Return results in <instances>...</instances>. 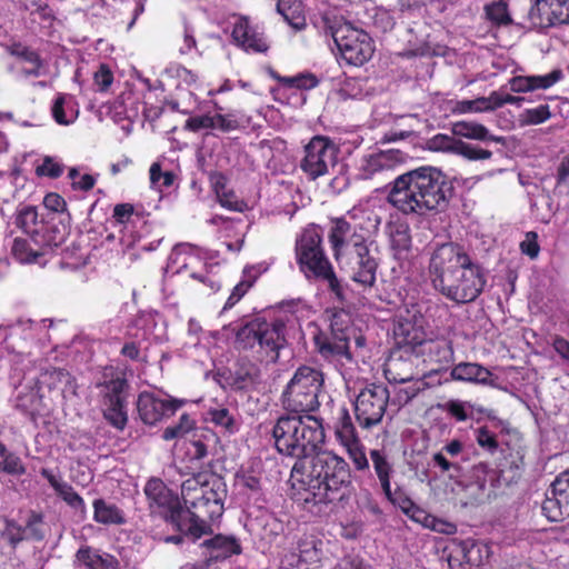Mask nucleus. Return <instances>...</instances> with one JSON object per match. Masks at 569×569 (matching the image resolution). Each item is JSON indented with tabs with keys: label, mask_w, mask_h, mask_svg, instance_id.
<instances>
[{
	"label": "nucleus",
	"mask_w": 569,
	"mask_h": 569,
	"mask_svg": "<svg viewBox=\"0 0 569 569\" xmlns=\"http://www.w3.org/2000/svg\"><path fill=\"white\" fill-rule=\"evenodd\" d=\"M428 270L433 288L456 303L475 301L486 284L482 268L455 243L437 247Z\"/></svg>",
	"instance_id": "f257e3e1"
},
{
	"label": "nucleus",
	"mask_w": 569,
	"mask_h": 569,
	"mask_svg": "<svg viewBox=\"0 0 569 569\" xmlns=\"http://www.w3.org/2000/svg\"><path fill=\"white\" fill-rule=\"evenodd\" d=\"M450 194L451 187L442 171L423 166L398 176L388 201L405 214L426 216L443 211Z\"/></svg>",
	"instance_id": "f03ea898"
},
{
	"label": "nucleus",
	"mask_w": 569,
	"mask_h": 569,
	"mask_svg": "<svg viewBox=\"0 0 569 569\" xmlns=\"http://www.w3.org/2000/svg\"><path fill=\"white\" fill-rule=\"evenodd\" d=\"M335 259L350 278L365 287L376 281L378 261L369 229L365 230L345 219H336L329 233Z\"/></svg>",
	"instance_id": "7ed1b4c3"
},
{
	"label": "nucleus",
	"mask_w": 569,
	"mask_h": 569,
	"mask_svg": "<svg viewBox=\"0 0 569 569\" xmlns=\"http://www.w3.org/2000/svg\"><path fill=\"white\" fill-rule=\"evenodd\" d=\"M292 487L303 490L306 502L331 503L341 500L351 485L348 462L331 450L315 453L307 473L295 465L291 473Z\"/></svg>",
	"instance_id": "20e7f679"
},
{
	"label": "nucleus",
	"mask_w": 569,
	"mask_h": 569,
	"mask_svg": "<svg viewBox=\"0 0 569 569\" xmlns=\"http://www.w3.org/2000/svg\"><path fill=\"white\" fill-rule=\"evenodd\" d=\"M423 302L415 296H407L398 310V322L395 326V337L399 345L409 346L412 349L420 348V352L427 353L431 362L448 363L452 359L453 350L446 339H426L423 331Z\"/></svg>",
	"instance_id": "39448f33"
},
{
	"label": "nucleus",
	"mask_w": 569,
	"mask_h": 569,
	"mask_svg": "<svg viewBox=\"0 0 569 569\" xmlns=\"http://www.w3.org/2000/svg\"><path fill=\"white\" fill-rule=\"evenodd\" d=\"M272 437L281 455L300 459L316 452L325 431L313 416H282L272 428Z\"/></svg>",
	"instance_id": "423d86ee"
},
{
	"label": "nucleus",
	"mask_w": 569,
	"mask_h": 569,
	"mask_svg": "<svg viewBox=\"0 0 569 569\" xmlns=\"http://www.w3.org/2000/svg\"><path fill=\"white\" fill-rule=\"evenodd\" d=\"M315 345L319 353L333 363L346 381L352 378L349 370L356 363L355 358L367 357L366 338L352 328L338 327V317L331 322V336H315Z\"/></svg>",
	"instance_id": "0eeeda50"
},
{
	"label": "nucleus",
	"mask_w": 569,
	"mask_h": 569,
	"mask_svg": "<svg viewBox=\"0 0 569 569\" xmlns=\"http://www.w3.org/2000/svg\"><path fill=\"white\" fill-rule=\"evenodd\" d=\"M322 232L318 226L310 224L297 239L296 253L301 271L308 279L326 281L331 291L341 296V287L332 266L322 249Z\"/></svg>",
	"instance_id": "6e6552de"
},
{
	"label": "nucleus",
	"mask_w": 569,
	"mask_h": 569,
	"mask_svg": "<svg viewBox=\"0 0 569 569\" xmlns=\"http://www.w3.org/2000/svg\"><path fill=\"white\" fill-rule=\"evenodd\" d=\"M57 391L63 399L71 400L77 396V383L72 376L63 369L46 370L38 378L29 373L24 381L17 387V406L26 411L38 410L43 389Z\"/></svg>",
	"instance_id": "1a4fd4ad"
},
{
	"label": "nucleus",
	"mask_w": 569,
	"mask_h": 569,
	"mask_svg": "<svg viewBox=\"0 0 569 569\" xmlns=\"http://www.w3.org/2000/svg\"><path fill=\"white\" fill-rule=\"evenodd\" d=\"M323 382V373L320 370L308 366L299 367L282 392L283 408L297 413L317 410Z\"/></svg>",
	"instance_id": "9d476101"
},
{
	"label": "nucleus",
	"mask_w": 569,
	"mask_h": 569,
	"mask_svg": "<svg viewBox=\"0 0 569 569\" xmlns=\"http://www.w3.org/2000/svg\"><path fill=\"white\" fill-rule=\"evenodd\" d=\"M144 492L151 505L170 511L171 521L180 532L190 536L193 540L212 532L211 526L200 515L184 511L179 506L178 499L171 495L170 490L160 479H150L144 487Z\"/></svg>",
	"instance_id": "9b49d317"
},
{
	"label": "nucleus",
	"mask_w": 569,
	"mask_h": 569,
	"mask_svg": "<svg viewBox=\"0 0 569 569\" xmlns=\"http://www.w3.org/2000/svg\"><path fill=\"white\" fill-rule=\"evenodd\" d=\"M239 348L253 350L262 361L276 362L284 343V325L281 321H254L237 333Z\"/></svg>",
	"instance_id": "f8f14e48"
},
{
	"label": "nucleus",
	"mask_w": 569,
	"mask_h": 569,
	"mask_svg": "<svg viewBox=\"0 0 569 569\" xmlns=\"http://www.w3.org/2000/svg\"><path fill=\"white\" fill-rule=\"evenodd\" d=\"M223 496L221 481L207 473L194 475L181 485L184 506L187 508H204V515L212 520L221 517L223 512Z\"/></svg>",
	"instance_id": "ddd939ff"
},
{
	"label": "nucleus",
	"mask_w": 569,
	"mask_h": 569,
	"mask_svg": "<svg viewBox=\"0 0 569 569\" xmlns=\"http://www.w3.org/2000/svg\"><path fill=\"white\" fill-rule=\"evenodd\" d=\"M325 21L339 53L349 64L362 66L372 57L375 48L367 32L347 21L335 24H329L328 18Z\"/></svg>",
	"instance_id": "4468645a"
},
{
	"label": "nucleus",
	"mask_w": 569,
	"mask_h": 569,
	"mask_svg": "<svg viewBox=\"0 0 569 569\" xmlns=\"http://www.w3.org/2000/svg\"><path fill=\"white\" fill-rule=\"evenodd\" d=\"M14 224L29 234L33 243L44 248H58L66 240V228L53 219L40 218L33 206L20 207L14 217Z\"/></svg>",
	"instance_id": "2eb2a0df"
},
{
	"label": "nucleus",
	"mask_w": 569,
	"mask_h": 569,
	"mask_svg": "<svg viewBox=\"0 0 569 569\" xmlns=\"http://www.w3.org/2000/svg\"><path fill=\"white\" fill-rule=\"evenodd\" d=\"M339 149L328 137L315 136L303 147L300 169L311 180L330 174L337 164Z\"/></svg>",
	"instance_id": "dca6fc26"
},
{
	"label": "nucleus",
	"mask_w": 569,
	"mask_h": 569,
	"mask_svg": "<svg viewBox=\"0 0 569 569\" xmlns=\"http://www.w3.org/2000/svg\"><path fill=\"white\" fill-rule=\"evenodd\" d=\"M389 401V391L383 385L371 383L356 397L355 415L359 426L370 429L381 422Z\"/></svg>",
	"instance_id": "f3484780"
},
{
	"label": "nucleus",
	"mask_w": 569,
	"mask_h": 569,
	"mask_svg": "<svg viewBox=\"0 0 569 569\" xmlns=\"http://www.w3.org/2000/svg\"><path fill=\"white\" fill-rule=\"evenodd\" d=\"M204 259V253L200 248H197L190 243H180L177 244L169 258L166 271L168 273H180L183 270H190V276L199 281L207 283L212 291L219 289L220 284L217 279L209 274H202L196 272L198 267H202Z\"/></svg>",
	"instance_id": "a211bd4d"
},
{
	"label": "nucleus",
	"mask_w": 569,
	"mask_h": 569,
	"mask_svg": "<svg viewBox=\"0 0 569 569\" xmlns=\"http://www.w3.org/2000/svg\"><path fill=\"white\" fill-rule=\"evenodd\" d=\"M402 346L399 350L392 351L385 363V377L392 383L411 382L422 376L417 368L419 358L413 355L415 349Z\"/></svg>",
	"instance_id": "6ab92c4d"
},
{
	"label": "nucleus",
	"mask_w": 569,
	"mask_h": 569,
	"mask_svg": "<svg viewBox=\"0 0 569 569\" xmlns=\"http://www.w3.org/2000/svg\"><path fill=\"white\" fill-rule=\"evenodd\" d=\"M182 405L183 400L151 391H142L137 401L139 417L146 425H156L163 417L173 415Z\"/></svg>",
	"instance_id": "aec40b11"
},
{
	"label": "nucleus",
	"mask_w": 569,
	"mask_h": 569,
	"mask_svg": "<svg viewBox=\"0 0 569 569\" xmlns=\"http://www.w3.org/2000/svg\"><path fill=\"white\" fill-rule=\"evenodd\" d=\"M532 28L546 29L569 22V0H536L528 11Z\"/></svg>",
	"instance_id": "412c9836"
},
{
	"label": "nucleus",
	"mask_w": 569,
	"mask_h": 569,
	"mask_svg": "<svg viewBox=\"0 0 569 569\" xmlns=\"http://www.w3.org/2000/svg\"><path fill=\"white\" fill-rule=\"evenodd\" d=\"M542 510L551 521L569 517V470L555 479L543 501Z\"/></svg>",
	"instance_id": "4be33fe9"
},
{
	"label": "nucleus",
	"mask_w": 569,
	"mask_h": 569,
	"mask_svg": "<svg viewBox=\"0 0 569 569\" xmlns=\"http://www.w3.org/2000/svg\"><path fill=\"white\" fill-rule=\"evenodd\" d=\"M9 52L13 58L10 70L17 78L28 79L46 74V67L36 51L14 43L9 48Z\"/></svg>",
	"instance_id": "5701e85b"
},
{
	"label": "nucleus",
	"mask_w": 569,
	"mask_h": 569,
	"mask_svg": "<svg viewBox=\"0 0 569 569\" xmlns=\"http://www.w3.org/2000/svg\"><path fill=\"white\" fill-rule=\"evenodd\" d=\"M400 162L397 150L376 151L363 154L358 163V177L363 180L375 179L392 171Z\"/></svg>",
	"instance_id": "b1692460"
},
{
	"label": "nucleus",
	"mask_w": 569,
	"mask_h": 569,
	"mask_svg": "<svg viewBox=\"0 0 569 569\" xmlns=\"http://www.w3.org/2000/svg\"><path fill=\"white\" fill-rule=\"evenodd\" d=\"M232 38L236 43L248 52H266L269 48L262 29L252 24L246 17H240L233 24Z\"/></svg>",
	"instance_id": "393cba45"
},
{
	"label": "nucleus",
	"mask_w": 569,
	"mask_h": 569,
	"mask_svg": "<svg viewBox=\"0 0 569 569\" xmlns=\"http://www.w3.org/2000/svg\"><path fill=\"white\" fill-rule=\"evenodd\" d=\"M50 111L56 123L70 126L78 119L80 109L74 96L59 92L52 100Z\"/></svg>",
	"instance_id": "a878e982"
},
{
	"label": "nucleus",
	"mask_w": 569,
	"mask_h": 569,
	"mask_svg": "<svg viewBox=\"0 0 569 569\" xmlns=\"http://www.w3.org/2000/svg\"><path fill=\"white\" fill-rule=\"evenodd\" d=\"M386 233L389 238L393 256L397 259L405 258L411 248V236L408 223L391 221L386 227Z\"/></svg>",
	"instance_id": "bb28decb"
},
{
	"label": "nucleus",
	"mask_w": 569,
	"mask_h": 569,
	"mask_svg": "<svg viewBox=\"0 0 569 569\" xmlns=\"http://www.w3.org/2000/svg\"><path fill=\"white\" fill-rule=\"evenodd\" d=\"M54 248H44L40 243H33L30 239L16 237L11 244L12 256L21 263H38L40 258L50 253Z\"/></svg>",
	"instance_id": "cd10ccee"
},
{
	"label": "nucleus",
	"mask_w": 569,
	"mask_h": 569,
	"mask_svg": "<svg viewBox=\"0 0 569 569\" xmlns=\"http://www.w3.org/2000/svg\"><path fill=\"white\" fill-rule=\"evenodd\" d=\"M450 375L453 380L479 385H489L491 378L489 369L475 362H460L451 369Z\"/></svg>",
	"instance_id": "c85d7f7f"
},
{
	"label": "nucleus",
	"mask_w": 569,
	"mask_h": 569,
	"mask_svg": "<svg viewBox=\"0 0 569 569\" xmlns=\"http://www.w3.org/2000/svg\"><path fill=\"white\" fill-rule=\"evenodd\" d=\"M202 546L208 551V560L226 559L241 552V547L236 538L222 535L206 540Z\"/></svg>",
	"instance_id": "c756f323"
},
{
	"label": "nucleus",
	"mask_w": 569,
	"mask_h": 569,
	"mask_svg": "<svg viewBox=\"0 0 569 569\" xmlns=\"http://www.w3.org/2000/svg\"><path fill=\"white\" fill-rule=\"evenodd\" d=\"M80 569H119L118 561L108 553H99L91 548H80L77 552Z\"/></svg>",
	"instance_id": "7c9ffc66"
},
{
	"label": "nucleus",
	"mask_w": 569,
	"mask_h": 569,
	"mask_svg": "<svg viewBox=\"0 0 569 569\" xmlns=\"http://www.w3.org/2000/svg\"><path fill=\"white\" fill-rule=\"evenodd\" d=\"M370 459L385 496H389L391 486L390 479L393 473L392 463L389 461L387 453L379 449H372L370 451Z\"/></svg>",
	"instance_id": "2f4dec72"
},
{
	"label": "nucleus",
	"mask_w": 569,
	"mask_h": 569,
	"mask_svg": "<svg viewBox=\"0 0 569 569\" xmlns=\"http://www.w3.org/2000/svg\"><path fill=\"white\" fill-rule=\"evenodd\" d=\"M93 519L102 525H122L126 522L123 512L113 503L103 499L93 502Z\"/></svg>",
	"instance_id": "473e14b6"
},
{
	"label": "nucleus",
	"mask_w": 569,
	"mask_h": 569,
	"mask_svg": "<svg viewBox=\"0 0 569 569\" xmlns=\"http://www.w3.org/2000/svg\"><path fill=\"white\" fill-rule=\"evenodd\" d=\"M335 437L341 447L360 440L346 408L340 410L339 418L335 425Z\"/></svg>",
	"instance_id": "72a5a7b5"
},
{
	"label": "nucleus",
	"mask_w": 569,
	"mask_h": 569,
	"mask_svg": "<svg viewBox=\"0 0 569 569\" xmlns=\"http://www.w3.org/2000/svg\"><path fill=\"white\" fill-rule=\"evenodd\" d=\"M451 131L453 136L461 137L466 139L472 140H493L498 141L499 139L490 136L489 130L480 123L469 122V121H457L452 123Z\"/></svg>",
	"instance_id": "f704fd0d"
},
{
	"label": "nucleus",
	"mask_w": 569,
	"mask_h": 569,
	"mask_svg": "<svg viewBox=\"0 0 569 569\" xmlns=\"http://www.w3.org/2000/svg\"><path fill=\"white\" fill-rule=\"evenodd\" d=\"M277 11L291 27L300 30L305 27V19L301 17V4L298 0H278Z\"/></svg>",
	"instance_id": "c9c22d12"
},
{
	"label": "nucleus",
	"mask_w": 569,
	"mask_h": 569,
	"mask_svg": "<svg viewBox=\"0 0 569 569\" xmlns=\"http://www.w3.org/2000/svg\"><path fill=\"white\" fill-rule=\"evenodd\" d=\"M299 553L298 555H291L290 559L295 560L298 558V565L299 563H307V565H318L321 560V550L318 548L316 541L313 539L310 540H303L299 543ZM288 562V565H293V561H290L288 558L283 560L282 563Z\"/></svg>",
	"instance_id": "e433bc0d"
},
{
	"label": "nucleus",
	"mask_w": 569,
	"mask_h": 569,
	"mask_svg": "<svg viewBox=\"0 0 569 569\" xmlns=\"http://www.w3.org/2000/svg\"><path fill=\"white\" fill-rule=\"evenodd\" d=\"M386 498L396 507H398L405 515L411 518L413 521L419 520L421 512L423 511L418 507L407 495L400 490L392 491Z\"/></svg>",
	"instance_id": "4c0bfd02"
},
{
	"label": "nucleus",
	"mask_w": 569,
	"mask_h": 569,
	"mask_svg": "<svg viewBox=\"0 0 569 569\" xmlns=\"http://www.w3.org/2000/svg\"><path fill=\"white\" fill-rule=\"evenodd\" d=\"M104 418L117 429L122 430L128 421L123 400L114 398L106 401Z\"/></svg>",
	"instance_id": "58836bf2"
},
{
	"label": "nucleus",
	"mask_w": 569,
	"mask_h": 569,
	"mask_svg": "<svg viewBox=\"0 0 569 569\" xmlns=\"http://www.w3.org/2000/svg\"><path fill=\"white\" fill-rule=\"evenodd\" d=\"M456 113H477L493 110L491 93L488 97H480L473 100H460L455 103Z\"/></svg>",
	"instance_id": "ea45409f"
},
{
	"label": "nucleus",
	"mask_w": 569,
	"mask_h": 569,
	"mask_svg": "<svg viewBox=\"0 0 569 569\" xmlns=\"http://www.w3.org/2000/svg\"><path fill=\"white\" fill-rule=\"evenodd\" d=\"M487 19L496 26H508L512 22L505 0L493 1L485 7Z\"/></svg>",
	"instance_id": "a19ab883"
},
{
	"label": "nucleus",
	"mask_w": 569,
	"mask_h": 569,
	"mask_svg": "<svg viewBox=\"0 0 569 569\" xmlns=\"http://www.w3.org/2000/svg\"><path fill=\"white\" fill-rule=\"evenodd\" d=\"M27 539L41 540L44 537V523L40 513L29 511L21 518Z\"/></svg>",
	"instance_id": "79ce46f5"
},
{
	"label": "nucleus",
	"mask_w": 569,
	"mask_h": 569,
	"mask_svg": "<svg viewBox=\"0 0 569 569\" xmlns=\"http://www.w3.org/2000/svg\"><path fill=\"white\" fill-rule=\"evenodd\" d=\"M194 429V420L189 415L183 413L179 422L174 426L167 427L163 431L162 438L167 441L173 439L187 438Z\"/></svg>",
	"instance_id": "37998d69"
},
{
	"label": "nucleus",
	"mask_w": 569,
	"mask_h": 569,
	"mask_svg": "<svg viewBox=\"0 0 569 569\" xmlns=\"http://www.w3.org/2000/svg\"><path fill=\"white\" fill-rule=\"evenodd\" d=\"M465 559L472 565H479L482 562V552L486 553V558L489 557V547L487 543L481 541H475L471 539L465 540L461 545Z\"/></svg>",
	"instance_id": "c03bdc74"
},
{
	"label": "nucleus",
	"mask_w": 569,
	"mask_h": 569,
	"mask_svg": "<svg viewBox=\"0 0 569 569\" xmlns=\"http://www.w3.org/2000/svg\"><path fill=\"white\" fill-rule=\"evenodd\" d=\"M207 420L232 433L237 430L234 417L226 408H211L207 411Z\"/></svg>",
	"instance_id": "a18cd8bd"
},
{
	"label": "nucleus",
	"mask_w": 569,
	"mask_h": 569,
	"mask_svg": "<svg viewBox=\"0 0 569 569\" xmlns=\"http://www.w3.org/2000/svg\"><path fill=\"white\" fill-rule=\"evenodd\" d=\"M416 522H419L423 527L431 529L436 532L445 535H453L457 531V527L455 523L429 515L425 510L421 512L419 520H417Z\"/></svg>",
	"instance_id": "49530a36"
},
{
	"label": "nucleus",
	"mask_w": 569,
	"mask_h": 569,
	"mask_svg": "<svg viewBox=\"0 0 569 569\" xmlns=\"http://www.w3.org/2000/svg\"><path fill=\"white\" fill-rule=\"evenodd\" d=\"M343 448L357 471L369 470V460L366 455V448L360 440L345 446Z\"/></svg>",
	"instance_id": "de8ad7c7"
},
{
	"label": "nucleus",
	"mask_w": 569,
	"mask_h": 569,
	"mask_svg": "<svg viewBox=\"0 0 569 569\" xmlns=\"http://www.w3.org/2000/svg\"><path fill=\"white\" fill-rule=\"evenodd\" d=\"M256 280V276L252 274V269H244L243 279L233 288L231 295L227 299V302L223 309L232 308L249 290V288L253 284Z\"/></svg>",
	"instance_id": "09e8293b"
},
{
	"label": "nucleus",
	"mask_w": 569,
	"mask_h": 569,
	"mask_svg": "<svg viewBox=\"0 0 569 569\" xmlns=\"http://www.w3.org/2000/svg\"><path fill=\"white\" fill-rule=\"evenodd\" d=\"M256 280V276L252 274V269H244L243 279L233 288L231 295L227 299V302L223 309L232 308L249 290V288L253 284Z\"/></svg>",
	"instance_id": "8fccbe9b"
},
{
	"label": "nucleus",
	"mask_w": 569,
	"mask_h": 569,
	"mask_svg": "<svg viewBox=\"0 0 569 569\" xmlns=\"http://www.w3.org/2000/svg\"><path fill=\"white\" fill-rule=\"evenodd\" d=\"M139 323L142 325L144 329V335L147 337L153 338L156 340L162 339L164 329L161 318L158 313L143 315L139 319Z\"/></svg>",
	"instance_id": "3c124183"
},
{
	"label": "nucleus",
	"mask_w": 569,
	"mask_h": 569,
	"mask_svg": "<svg viewBox=\"0 0 569 569\" xmlns=\"http://www.w3.org/2000/svg\"><path fill=\"white\" fill-rule=\"evenodd\" d=\"M63 173V164L54 157L46 156L40 164L36 168L38 177H48L57 179Z\"/></svg>",
	"instance_id": "603ef678"
},
{
	"label": "nucleus",
	"mask_w": 569,
	"mask_h": 569,
	"mask_svg": "<svg viewBox=\"0 0 569 569\" xmlns=\"http://www.w3.org/2000/svg\"><path fill=\"white\" fill-rule=\"evenodd\" d=\"M551 117L549 106L541 104L536 108L526 109L520 113V121L523 124H540Z\"/></svg>",
	"instance_id": "864d4df0"
},
{
	"label": "nucleus",
	"mask_w": 569,
	"mask_h": 569,
	"mask_svg": "<svg viewBox=\"0 0 569 569\" xmlns=\"http://www.w3.org/2000/svg\"><path fill=\"white\" fill-rule=\"evenodd\" d=\"M532 90H547L553 87L563 78V72L560 69H555L546 74H530Z\"/></svg>",
	"instance_id": "5fc2aeb1"
},
{
	"label": "nucleus",
	"mask_w": 569,
	"mask_h": 569,
	"mask_svg": "<svg viewBox=\"0 0 569 569\" xmlns=\"http://www.w3.org/2000/svg\"><path fill=\"white\" fill-rule=\"evenodd\" d=\"M456 148H457L456 154H459L470 161L486 160V159L491 158V156H492L491 151H489L487 149L479 148L471 143L463 142L461 140L458 143V147H456Z\"/></svg>",
	"instance_id": "6e6d98bb"
},
{
	"label": "nucleus",
	"mask_w": 569,
	"mask_h": 569,
	"mask_svg": "<svg viewBox=\"0 0 569 569\" xmlns=\"http://www.w3.org/2000/svg\"><path fill=\"white\" fill-rule=\"evenodd\" d=\"M57 495L80 515L83 516L86 513V503L83 499L73 490L69 483L62 486Z\"/></svg>",
	"instance_id": "4d7b16f0"
},
{
	"label": "nucleus",
	"mask_w": 569,
	"mask_h": 569,
	"mask_svg": "<svg viewBox=\"0 0 569 569\" xmlns=\"http://www.w3.org/2000/svg\"><path fill=\"white\" fill-rule=\"evenodd\" d=\"M0 468L4 472L13 476H21L26 472L22 460L18 456L8 452L7 450L3 455V458H0Z\"/></svg>",
	"instance_id": "13d9d810"
},
{
	"label": "nucleus",
	"mask_w": 569,
	"mask_h": 569,
	"mask_svg": "<svg viewBox=\"0 0 569 569\" xmlns=\"http://www.w3.org/2000/svg\"><path fill=\"white\" fill-rule=\"evenodd\" d=\"M113 82V73L107 64H100L93 73V86L99 92L109 90Z\"/></svg>",
	"instance_id": "bf43d9fd"
},
{
	"label": "nucleus",
	"mask_w": 569,
	"mask_h": 569,
	"mask_svg": "<svg viewBox=\"0 0 569 569\" xmlns=\"http://www.w3.org/2000/svg\"><path fill=\"white\" fill-rule=\"evenodd\" d=\"M460 140L455 139L453 137L447 136V134H436L432 137V139L429 141L430 149L435 151H447V152H457L458 143Z\"/></svg>",
	"instance_id": "052dcab7"
},
{
	"label": "nucleus",
	"mask_w": 569,
	"mask_h": 569,
	"mask_svg": "<svg viewBox=\"0 0 569 569\" xmlns=\"http://www.w3.org/2000/svg\"><path fill=\"white\" fill-rule=\"evenodd\" d=\"M3 537L14 547L22 540H26V531L22 521L8 520L3 530Z\"/></svg>",
	"instance_id": "680f3d73"
},
{
	"label": "nucleus",
	"mask_w": 569,
	"mask_h": 569,
	"mask_svg": "<svg viewBox=\"0 0 569 569\" xmlns=\"http://www.w3.org/2000/svg\"><path fill=\"white\" fill-rule=\"evenodd\" d=\"M127 383L126 380L122 378H116L111 379L110 381L106 382L103 385V392L106 401L113 400L114 398H118L119 400H123L122 392L124 391Z\"/></svg>",
	"instance_id": "e2e57ef3"
},
{
	"label": "nucleus",
	"mask_w": 569,
	"mask_h": 569,
	"mask_svg": "<svg viewBox=\"0 0 569 569\" xmlns=\"http://www.w3.org/2000/svg\"><path fill=\"white\" fill-rule=\"evenodd\" d=\"M219 203L231 211H242L244 203L241 201L232 190L226 189V191L219 192L217 197Z\"/></svg>",
	"instance_id": "0e129e2a"
},
{
	"label": "nucleus",
	"mask_w": 569,
	"mask_h": 569,
	"mask_svg": "<svg viewBox=\"0 0 569 569\" xmlns=\"http://www.w3.org/2000/svg\"><path fill=\"white\" fill-rule=\"evenodd\" d=\"M433 465L439 467L442 472H448L450 478H456L460 473V466L457 462L449 461L443 452H437L432 457Z\"/></svg>",
	"instance_id": "69168bd1"
},
{
	"label": "nucleus",
	"mask_w": 569,
	"mask_h": 569,
	"mask_svg": "<svg viewBox=\"0 0 569 569\" xmlns=\"http://www.w3.org/2000/svg\"><path fill=\"white\" fill-rule=\"evenodd\" d=\"M520 250L523 254L535 259L538 257L540 247L538 244V236L536 232H527L525 239L520 242Z\"/></svg>",
	"instance_id": "338daca9"
},
{
	"label": "nucleus",
	"mask_w": 569,
	"mask_h": 569,
	"mask_svg": "<svg viewBox=\"0 0 569 569\" xmlns=\"http://www.w3.org/2000/svg\"><path fill=\"white\" fill-rule=\"evenodd\" d=\"M476 440L481 448L490 452H495L498 448L495 435L487 427H481L477 430Z\"/></svg>",
	"instance_id": "774afa93"
}]
</instances>
